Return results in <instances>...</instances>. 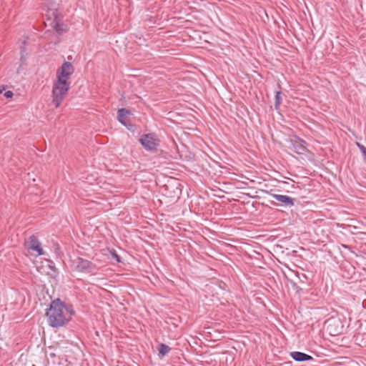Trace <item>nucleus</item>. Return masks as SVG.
Segmentation results:
<instances>
[{"instance_id":"nucleus-1","label":"nucleus","mask_w":366,"mask_h":366,"mask_svg":"<svg viewBox=\"0 0 366 366\" xmlns=\"http://www.w3.org/2000/svg\"><path fill=\"white\" fill-rule=\"evenodd\" d=\"M74 69L71 63L66 61L56 71V79L54 81L51 92L52 102L59 107L66 98L70 89L69 81Z\"/></svg>"},{"instance_id":"nucleus-2","label":"nucleus","mask_w":366,"mask_h":366,"mask_svg":"<svg viewBox=\"0 0 366 366\" xmlns=\"http://www.w3.org/2000/svg\"><path fill=\"white\" fill-rule=\"evenodd\" d=\"M74 315L73 307L59 298L52 300L46 312L48 325L54 328L66 325L71 320Z\"/></svg>"},{"instance_id":"nucleus-3","label":"nucleus","mask_w":366,"mask_h":366,"mask_svg":"<svg viewBox=\"0 0 366 366\" xmlns=\"http://www.w3.org/2000/svg\"><path fill=\"white\" fill-rule=\"evenodd\" d=\"M139 142L146 151L155 152L159 146L160 141L155 133H148L142 134Z\"/></svg>"},{"instance_id":"nucleus-4","label":"nucleus","mask_w":366,"mask_h":366,"mask_svg":"<svg viewBox=\"0 0 366 366\" xmlns=\"http://www.w3.org/2000/svg\"><path fill=\"white\" fill-rule=\"evenodd\" d=\"M74 264L76 271L84 273H93L96 269L95 264L81 257L74 260Z\"/></svg>"},{"instance_id":"nucleus-5","label":"nucleus","mask_w":366,"mask_h":366,"mask_svg":"<svg viewBox=\"0 0 366 366\" xmlns=\"http://www.w3.org/2000/svg\"><path fill=\"white\" fill-rule=\"evenodd\" d=\"M270 196L279 203H272L274 206H280L285 208H290L295 205V199L288 195L270 194Z\"/></svg>"},{"instance_id":"nucleus-6","label":"nucleus","mask_w":366,"mask_h":366,"mask_svg":"<svg viewBox=\"0 0 366 366\" xmlns=\"http://www.w3.org/2000/svg\"><path fill=\"white\" fill-rule=\"evenodd\" d=\"M291 149H293L298 154H303L307 151V142L297 136H294L290 140Z\"/></svg>"},{"instance_id":"nucleus-7","label":"nucleus","mask_w":366,"mask_h":366,"mask_svg":"<svg viewBox=\"0 0 366 366\" xmlns=\"http://www.w3.org/2000/svg\"><path fill=\"white\" fill-rule=\"evenodd\" d=\"M326 323L327 325V330H329V332L332 335H336L341 332L342 326L341 325V322L339 320L329 319Z\"/></svg>"},{"instance_id":"nucleus-8","label":"nucleus","mask_w":366,"mask_h":366,"mask_svg":"<svg viewBox=\"0 0 366 366\" xmlns=\"http://www.w3.org/2000/svg\"><path fill=\"white\" fill-rule=\"evenodd\" d=\"M29 249L35 252L37 256L44 254L41 244L40 241L37 239V237L34 235H31L29 237Z\"/></svg>"},{"instance_id":"nucleus-9","label":"nucleus","mask_w":366,"mask_h":366,"mask_svg":"<svg viewBox=\"0 0 366 366\" xmlns=\"http://www.w3.org/2000/svg\"><path fill=\"white\" fill-rule=\"evenodd\" d=\"M290 357L292 360L297 362H306L314 360L312 356L299 351L290 352Z\"/></svg>"},{"instance_id":"nucleus-10","label":"nucleus","mask_w":366,"mask_h":366,"mask_svg":"<svg viewBox=\"0 0 366 366\" xmlns=\"http://www.w3.org/2000/svg\"><path fill=\"white\" fill-rule=\"evenodd\" d=\"M131 112L126 108H121L118 109L117 111V119L118 121L123 124L124 126L127 127L128 129H130L129 126L127 124V116L128 114H130Z\"/></svg>"},{"instance_id":"nucleus-11","label":"nucleus","mask_w":366,"mask_h":366,"mask_svg":"<svg viewBox=\"0 0 366 366\" xmlns=\"http://www.w3.org/2000/svg\"><path fill=\"white\" fill-rule=\"evenodd\" d=\"M171 350V348L164 344V343H161L159 345V347H158V351H159V355L161 356V357H164L166 356Z\"/></svg>"},{"instance_id":"nucleus-12","label":"nucleus","mask_w":366,"mask_h":366,"mask_svg":"<svg viewBox=\"0 0 366 366\" xmlns=\"http://www.w3.org/2000/svg\"><path fill=\"white\" fill-rule=\"evenodd\" d=\"M53 27L59 34H62L66 30V26L64 24H60L56 21L54 22V25L53 26Z\"/></svg>"},{"instance_id":"nucleus-13","label":"nucleus","mask_w":366,"mask_h":366,"mask_svg":"<svg viewBox=\"0 0 366 366\" xmlns=\"http://www.w3.org/2000/svg\"><path fill=\"white\" fill-rule=\"evenodd\" d=\"M282 102V92L277 91L275 94L274 108L278 109Z\"/></svg>"},{"instance_id":"nucleus-14","label":"nucleus","mask_w":366,"mask_h":366,"mask_svg":"<svg viewBox=\"0 0 366 366\" xmlns=\"http://www.w3.org/2000/svg\"><path fill=\"white\" fill-rule=\"evenodd\" d=\"M22 44L23 45L21 46V47H20V52H21V61L23 63L26 60V47H25L26 40H24L22 42Z\"/></svg>"},{"instance_id":"nucleus-15","label":"nucleus","mask_w":366,"mask_h":366,"mask_svg":"<svg viewBox=\"0 0 366 366\" xmlns=\"http://www.w3.org/2000/svg\"><path fill=\"white\" fill-rule=\"evenodd\" d=\"M357 145L360 149V152H362V155L364 156L365 159L366 157V147L364 145L359 143H357Z\"/></svg>"},{"instance_id":"nucleus-16","label":"nucleus","mask_w":366,"mask_h":366,"mask_svg":"<svg viewBox=\"0 0 366 366\" xmlns=\"http://www.w3.org/2000/svg\"><path fill=\"white\" fill-rule=\"evenodd\" d=\"M298 277L302 283H305L307 282V277L305 274L298 275Z\"/></svg>"},{"instance_id":"nucleus-17","label":"nucleus","mask_w":366,"mask_h":366,"mask_svg":"<svg viewBox=\"0 0 366 366\" xmlns=\"http://www.w3.org/2000/svg\"><path fill=\"white\" fill-rule=\"evenodd\" d=\"M112 255L116 259V261L117 262H121L119 255H118L115 251L112 252Z\"/></svg>"},{"instance_id":"nucleus-18","label":"nucleus","mask_w":366,"mask_h":366,"mask_svg":"<svg viewBox=\"0 0 366 366\" xmlns=\"http://www.w3.org/2000/svg\"><path fill=\"white\" fill-rule=\"evenodd\" d=\"M14 95L13 92L11 91H6L4 93V97L7 99L12 97Z\"/></svg>"},{"instance_id":"nucleus-19","label":"nucleus","mask_w":366,"mask_h":366,"mask_svg":"<svg viewBox=\"0 0 366 366\" xmlns=\"http://www.w3.org/2000/svg\"><path fill=\"white\" fill-rule=\"evenodd\" d=\"M48 266L51 268V269H53L54 267V262L51 260H49L48 261Z\"/></svg>"},{"instance_id":"nucleus-20","label":"nucleus","mask_w":366,"mask_h":366,"mask_svg":"<svg viewBox=\"0 0 366 366\" xmlns=\"http://www.w3.org/2000/svg\"><path fill=\"white\" fill-rule=\"evenodd\" d=\"M342 247H344L345 249H350V247L349 245H346V244H342Z\"/></svg>"},{"instance_id":"nucleus-21","label":"nucleus","mask_w":366,"mask_h":366,"mask_svg":"<svg viewBox=\"0 0 366 366\" xmlns=\"http://www.w3.org/2000/svg\"><path fill=\"white\" fill-rule=\"evenodd\" d=\"M49 4L52 5L54 3V0H48Z\"/></svg>"},{"instance_id":"nucleus-22","label":"nucleus","mask_w":366,"mask_h":366,"mask_svg":"<svg viewBox=\"0 0 366 366\" xmlns=\"http://www.w3.org/2000/svg\"><path fill=\"white\" fill-rule=\"evenodd\" d=\"M365 161L366 162V157L365 158Z\"/></svg>"}]
</instances>
